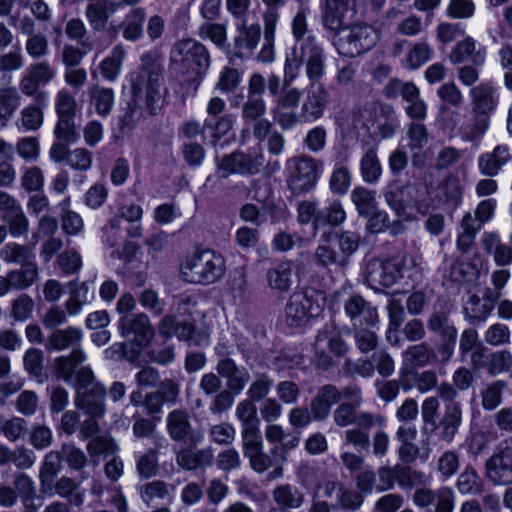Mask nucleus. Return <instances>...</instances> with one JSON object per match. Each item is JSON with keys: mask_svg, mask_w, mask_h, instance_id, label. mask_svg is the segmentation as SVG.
I'll list each match as a JSON object with an SVG mask.
<instances>
[{"mask_svg": "<svg viewBox=\"0 0 512 512\" xmlns=\"http://www.w3.org/2000/svg\"><path fill=\"white\" fill-rule=\"evenodd\" d=\"M118 328L122 336L133 334L135 337L133 344L136 347H141V350L153 337V329L149 318L143 313L123 315L119 320Z\"/></svg>", "mask_w": 512, "mask_h": 512, "instance_id": "a211bd4d", "label": "nucleus"}, {"mask_svg": "<svg viewBox=\"0 0 512 512\" xmlns=\"http://www.w3.org/2000/svg\"><path fill=\"white\" fill-rule=\"evenodd\" d=\"M83 332L77 327H67L54 331L47 339L46 348L49 351H63L79 345Z\"/></svg>", "mask_w": 512, "mask_h": 512, "instance_id": "f704fd0d", "label": "nucleus"}, {"mask_svg": "<svg viewBox=\"0 0 512 512\" xmlns=\"http://www.w3.org/2000/svg\"><path fill=\"white\" fill-rule=\"evenodd\" d=\"M226 106V101L219 96L210 98L206 105L205 131L209 144L213 146L231 131L235 123L233 115H222Z\"/></svg>", "mask_w": 512, "mask_h": 512, "instance_id": "ddd939ff", "label": "nucleus"}, {"mask_svg": "<svg viewBox=\"0 0 512 512\" xmlns=\"http://www.w3.org/2000/svg\"><path fill=\"white\" fill-rule=\"evenodd\" d=\"M478 275L477 265L463 258L457 259L450 271L451 278L456 282H469L476 279Z\"/></svg>", "mask_w": 512, "mask_h": 512, "instance_id": "e2e57ef3", "label": "nucleus"}, {"mask_svg": "<svg viewBox=\"0 0 512 512\" xmlns=\"http://www.w3.org/2000/svg\"><path fill=\"white\" fill-rule=\"evenodd\" d=\"M213 459V451L209 448L195 450L187 447L176 454L177 465L187 471L210 466Z\"/></svg>", "mask_w": 512, "mask_h": 512, "instance_id": "cd10ccee", "label": "nucleus"}, {"mask_svg": "<svg viewBox=\"0 0 512 512\" xmlns=\"http://www.w3.org/2000/svg\"><path fill=\"white\" fill-rule=\"evenodd\" d=\"M235 416L239 420L241 427L260 425V419L257 416L255 402L248 398L241 400L237 404Z\"/></svg>", "mask_w": 512, "mask_h": 512, "instance_id": "338daca9", "label": "nucleus"}, {"mask_svg": "<svg viewBox=\"0 0 512 512\" xmlns=\"http://www.w3.org/2000/svg\"><path fill=\"white\" fill-rule=\"evenodd\" d=\"M20 182L22 188L27 192H38L44 186V173L38 166L26 167L22 172Z\"/></svg>", "mask_w": 512, "mask_h": 512, "instance_id": "69168bd1", "label": "nucleus"}, {"mask_svg": "<svg viewBox=\"0 0 512 512\" xmlns=\"http://www.w3.org/2000/svg\"><path fill=\"white\" fill-rule=\"evenodd\" d=\"M385 201L398 215H410L411 210L421 214L427 212V205L421 201V191L414 184H389L384 192Z\"/></svg>", "mask_w": 512, "mask_h": 512, "instance_id": "9b49d317", "label": "nucleus"}, {"mask_svg": "<svg viewBox=\"0 0 512 512\" xmlns=\"http://www.w3.org/2000/svg\"><path fill=\"white\" fill-rule=\"evenodd\" d=\"M354 0H324L322 19L324 26L331 31H338L344 24V13Z\"/></svg>", "mask_w": 512, "mask_h": 512, "instance_id": "c9c22d12", "label": "nucleus"}, {"mask_svg": "<svg viewBox=\"0 0 512 512\" xmlns=\"http://www.w3.org/2000/svg\"><path fill=\"white\" fill-rule=\"evenodd\" d=\"M324 50L316 39L301 41L299 45H294L291 56H288L285 64L284 77H290V70L287 68L292 65V72L297 74L301 63H306V74L310 83H316L325 74Z\"/></svg>", "mask_w": 512, "mask_h": 512, "instance_id": "423d86ee", "label": "nucleus"}, {"mask_svg": "<svg viewBox=\"0 0 512 512\" xmlns=\"http://www.w3.org/2000/svg\"><path fill=\"white\" fill-rule=\"evenodd\" d=\"M420 268L413 257L399 254L383 260H370L365 269L366 281L371 286L391 287L401 279H416Z\"/></svg>", "mask_w": 512, "mask_h": 512, "instance_id": "20e7f679", "label": "nucleus"}, {"mask_svg": "<svg viewBox=\"0 0 512 512\" xmlns=\"http://www.w3.org/2000/svg\"><path fill=\"white\" fill-rule=\"evenodd\" d=\"M297 271V265L290 260L275 264L266 272L268 287L278 294L289 292L294 284Z\"/></svg>", "mask_w": 512, "mask_h": 512, "instance_id": "aec40b11", "label": "nucleus"}, {"mask_svg": "<svg viewBox=\"0 0 512 512\" xmlns=\"http://www.w3.org/2000/svg\"><path fill=\"white\" fill-rule=\"evenodd\" d=\"M139 72L133 81L134 102L156 115L167 103L168 89L164 86L163 68L153 53H144L140 58Z\"/></svg>", "mask_w": 512, "mask_h": 512, "instance_id": "f03ea898", "label": "nucleus"}, {"mask_svg": "<svg viewBox=\"0 0 512 512\" xmlns=\"http://www.w3.org/2000/svg\"><path fill=\"white\" fill-rule=\"evenodd\" d=\"M78 105L75 97L66 89H60L55 96V112L57 117L75 118Z\"/></svg>", "mask_w": 512, "mask_h": 512, "instance_id": "13d9d810", "label": "nucleus"}, {"mask_svg": "<svg viewBox=\"0 0 512 512\" xmlns=\"http://www.w3.org/2000/svg\"><path fill=\"white\" fill-rule=\"evenodd\" d=\"M169 59L173 68L193 85L194 91L198 89L211 63L207 47L192 38L176 41L171 48Z\"/></svg>", "mask_w": 512, "mask_h": 512, "instance_id": "7ed1b4c3", "label": "nucleus"}, {"mask_svg": "<svg viewBox=\"0 0 512 512\" xmlns=\"http://www.w3.org/2000/svg\"><path fill=\"white\" fill-rule=\"evenodd\" d=\"M381 114L377 122V130L382 138H391L399 128V120L392 106L385 104L380 108Z\"/></svg>", "mask_w": 512, "mask_h": 512, "instance_id": "5fc2aeb1", "label": "nucleus"}, {"mask_svg": "<svg viewBox=\"0 0 512 512\" xmlns=\"http://www.w3.org/2000/svg\"><path fill=\"white\" fill-rule=\"evenodd\" d=\"M94 375L90 368H81L77 371L75 385L77 396L75 404L83 409L88 415L102 417L105 413L104 399L107 394L101 383H93Z\"/></svg>", "mask_w": 512, "mask_h": 512, "instance_id": "0eeeda50", "label": "nucleus"}, {"mask_svg": "<svg viewBox=\"0 0 512 512\" xmlns=\"http://www.w3.org/2000/svg\"><path fill=\"white\" fill-rule=\"evenodd\" d=\"M198 34L204 40H210L218 48H224L227 42V27L223 23L205 22L199 26Z\"/></svg>", "mask_w": 512, "mask_h": 512, "instance_id": "603ef678", "label": "nucleus"}, {"mask_svg": "<svg viewBox=\"0 0 512 512\" xmlns=\"http://www.w3.org/2000/svg\"><path fill=\"white\" fill-rule=\"evenodd\" d=\"M490 116L474 113L471 121L460 126L459 133L464 141H475L489 129Z\"/></svg>", "mask_w": 512, "mask_h": 512, "instance_id": "ea45409f", "label": "nucleus"}, {"mask_svg": "<svg viewBox=\"0 0 512 512\" xmlns=\"http://www.w3.org/2000/svg\"><path fill=\"white\" fill-rule=\"evenodd\" d=\"M56 76V70L46 61L31 64L19 81V89L25 96H38L48 93L40 90L41 86L48 85Z\"/></svg>", "mask_w": 512, "mask_h": 512, "instance_id": "2eb2a0df", "label": "nucleus"}, {"mask_svg": "<svg viewBox=\"0 0 512 512\" xmlns=\"http://www.w3.org/2000/svg\"><path fill=\"white\" fill-rule=\"evenodd\" d=\"M146 17L143 8L130 10L125 16L123 37L129 41H137L143 35V23Z\"/></svg>", "mask_w": 512, "mask_h": 512, "instance_id": "79ce46f5", "label": "nucleus"}, {"mask_svg": "<svg viewBox=\"0 0 512 512\" xmlns=\"http://www.w3.org/2000/svg\"><path fill=\"white\" fill-rule=\"evenodd\" d=\"M433 49L425 42H417L409 50L405 65L409 69H417L432 57Z\"/></svg>", "mask_w": 512, "mask_h": 512, "instance_id": "680f3d73", "label": "nucleus"}, {"mask_svg": "<svg viewBox=\"0 0 512 512\" xmlns=\"http://www.w3.org/2000/svg\"><path fill=\"white\" fill-rule=\"evenodd\" d=\"M487 479L494 485L512 484V437L504 440L485 462Z\"/></svg>", "mask_w": 512, "mask_h": 512, "instance_id": "4468645a", "label": "nucleus"}, {"mask_svg": "<svg viewBox=\"0 0 512 512\" xmlns=\"http://www.w3.org/2000/svg\"><path fill=\"white\" fill-rule=\"evenodd\" d=\"M274 503L282 510H296L305 503V493L297 486L284 483L277 485L271 492Z\"/></svg>", "mask_w": 512, "mask_h": 512, "instance_id": "393cba45", "label": "nucleus"}, {"mask_svg": "<svg viewBox=\"0 0 512 512\" xmlns=\"http://www.w3.org/2000/svg\"><path fill=\"white\" fill-rule=\"evenodd\" d=\"M388 97H396L400 95L407 103L420 97L419 88L412 82H403L401 80H393L386 88Z\"/></svg>", "mask_w": 512, "mask_h": 512, "instance_id": "052dcab7", "label": "nucleus"}, {"mask_svg": "<svg viewBox=\"0 0 512 512\" xmlns=\"http://www.w3.org/2000/svg\"><path fill=\"white\" fill-rule=\"evenodd\" d=\"M12 289L23 290L35 283L38 278V267L36 264H26L20 269L7 273Z\"/></svg>", "mask_w": 512, "mask_h": 512, "instance_id": "c03bdc74", "label": "nucleus"}, {"mask_svg": "<svg viewBox=\"0 0 512 512\" xmlns=\"http://www.w3.org/2000/svg\"><path fill=\"white\" fill-rule=\"evenodd\" d=\"M462 422V410L458 403H451L445 405L444 414L439 421L436 423V427H432L433 429H438V439L451 443L456 434L458 433L459 426Z\"/></svg>", "mask_w": 512, "mask_h": 512, "instance_id": "b1692460", "label": "nucleus"}, {"mask_svg": "<svg viewBox=\"0 0 512 512\" xmlns=\"http://www.w3.org/2000/svg\"><path fill=\"white\" fill-rule=\"evenodd\" d=\"M346 219V213L340 202L334 201L327 208L319 210L316 215V226H337Z\"/></svg>", "mask_w": 512, "mask_h": 512, "instance_id": "4d7b16f0", "label": "nucleus"}, {"mask_svg": "<svg viewBox=\"0 0 512 512\" xmlns=\"http://www.w3.org/2000/svg\"><path fill=\"white\" fill-rule=\"evenodd\" d=\"M466 59H470L475 66H482L486 59L485 47H477L476 41L471 36L457 42L449 55V60L454 65L461 64Z\"/></svg>", "mask_w": 512, "mask_h": 512, "instance_id": "4be33fe9", "label": "nucleus"}, {"mask_svg": "<svg viewBox=\"0 0 512 512\" xmlns=\"http://www.w3.org/2000/svg\"><path fill=\"white\" fill-rule=\"evenodd\" d=\"M339 401L340 393L335 386H322L311 401L310 406L313 418L316 420H324L328 416L331 406Z\"/></svg>", "mask_w": 512, "mask_h": 512, "instance_id": "c85d7f7f", "label": "nucleus"}, {"mask_svg": "<svg viewBox=\"0 0 512 512\" xmlns=\"http://www.w3.org/2000/svg\"><path fill=\"white\" fill-rule=\"evenodd\" d=\"M378 39V32L372 26L355 24L341 30L335 47L340 55L352 58L371 50Z\"/></svg>", "mask_w": 512, "mask_h": 512, "instance_id": "1a4fd4ad", "label": "nucleus"}, {"mask_svg": "<svg viewBox=\"0 0 512 512\" xmlns=\"http://www.w3.org/2000/svg\"><path fill=\"white\" fill-rule=\"evenodd\" d=\"M263 163L261 156L253 157L241 151H235L225 155L217 161V169L222 177H228L232 174H254L258 172Z\"/></svg>", "mask_w": 512, "mask_h": 512, "instance_id": "f3484780", "label": "nucleus"}, {"mask_svg": "<svg viewBox=\"0 0 512 512\" xmlns=\"http://www.w3.org/2000/svg\"><path fill=\"white\" fill-rule=\"evenodd\" d=\"M217 372L227 379V386L236 395L240 394L250 380V374L244 367H238L230 358H223L217 364Z\"/></svg>", "mask_w": 512, "mask_h": 512, "instance_id": "5701e85b", "label": "nucleus"}, {"mask_svg": "<svg viewBox=\"0 0 512 512\" xmlns=\"http://www.w3.org/2000/svg\"><path fill=\"white\" fill-rule=\"evenodd\" d=\"M61 459L60 452L50 451L45 455L39 473L42 490L45 491L46 487H51L54 477L60 471Z\"/></svg>", "mask_w": 512, "mask_h": 512, "instance_id": "37998d69", "label": "nucleus"}, {"mask_svg": "<svg viewBox=\"0 0 512 512\" xmlns=\"http://www.w3.org/2000/svg\"><path fill=\"white\" fill-rule=\"evenodd\" d=\"M464 311L470 323L475 325L486 321L493 309L491 303H485L477 295H471L464 306Z\"/></svg>", "mask_w": 512, "mask_h": 512, "instance_id": "de8ad7c7", "label": "nucleus"}, {"mask_svg": "<svg viewBox=\"0 0 512 512\" xmlns=\"http://www.w3.org/2000/svg\"><path fill=\"white\" fill-rule=\"evenodd\" d=\"M314 349L318 366L328 368L332 364V356H344L349 349V345L343 339L339 328L331 323L324 325L318 331Z\"/></svg>", "mask_w": 512, "mask_h": 512, "instance_id": "9d476101", "label": "nucleus"}, {"mask_svg": "<svg viewBox=\"0 0 512 512\" xmlns=\"http://www.w3.org/2000/svg\"><path fill=\"white\" fill-rule=\"evenodd\" d=\"M512 156L508 145H497L492 152L482 154L478 159V167L483 175L496 176L502 166L511 160Z\"/></svg>", "mask_w": 512, "mask_h": 512, "instance_id": "a878e982", "label": "nucleus"}, {"mask_svg": "<svg viewBox=\"0 0 512 512\" xmlns=\"http://www.w3.org/2000/svg\"><path fill=\"white\" fill-rule=\"evenodd\" d=\"M33 101L25 106L20 112L18 127L24 131H37L44 122V109L49 105V93H40L38 96H31Z\"/></svg>", "mask_w": 512, "mask_h": 512, "instance_id": "412c9836", "label": "nucleus"}, {"mask_svg": "<svg viewBox=\"0 0 512 512\" xmlns=\"http://www.w3.org/2000/svg\"><path fill=\"white\" fill-rule=\"evenodd\" d=\"M360 170L363 180L367 183H375L380 178L382 168L374 148H368L363 155Z\"/></svg>", "mask_w": 512, "mask_h": 512, "instance_id": "49530a36", "label": "nucleus"}, {"mask_svg": "<svg viewBox=\"0 0 512 512\" xmlns=\"http://www.w3.org/2000/svg\"><path fill=\"white\" fill-rule=\"evenodd\" d=\"M289 70L290 77H284L282 92L272 110L274 118L283 130H290L299 123L318 121L324 115L330 100L329 93L323 84L310 83L306 88V95L300 111L296 112L295 109L298 107L303 93L299 88L291 87L295 79L292 65L287 68V72Z\"/></svg>", "mask_w": 512, "mask_h": 512, "instance_id": "f257e3e1", "label": "nucleus"}, {"mask_svg": "<svg viewBox=\"0 0 512 512\" xmlns=\"http://www.w3.org/2000/svg\"><path fill=\"white\" fill-rule=\"evenodd\" d=\"M238 35L235 38V48L240 57H248L257 47L260 37L261 28L258 24L247 25L246 21H242L237 25Z\"/></svg>", "mask_w": 512, "mask_h": 512, "instance_id": "bb28decb", "label": "nucleus"}, {"mask_svg": "<svg viewBox=\"0 0 512 512\" xmlns=\"http://www.w3.org/2000/svg\"><path fill=\"white\" fill-rule=\"evenodd\" d=\"M470 97L473 113L490 116V113L497 106V97L492 86L488 83L473 87L470 90Z\"/></svg>", "mask_w": 512, "mask_h": 512, "instance_id": "c756f323", "label": "nucleus"}, {"mask_svg": "<svg viewBox=\"0 0 512 512\" xmlns=\"http://www.w3.org/2000/svg\"><path fill=\"white\" fill-rule=\"evenodd\" d=\"M91 103L94 105L98 115L107 117L114 106L115 94L113 89L94 86L89 91Z\"/></svg>", "mask_w": 512, "mask_h": 512, "instance_id": "58836bf2", "label": "nucleus"}, {"mask_svg": "<svg viewBox=\"0 0 512 512\" xmlns=\"http://www.w3.org/2000/svg\"><path fill=\"white\" fill-rule=\"evenodd\" d=\"M321 162L310 156L293 157L288 161L290 176L288 185L294 194L311 190L319 179Z\"/></svg>", "mask_w": 512, "mask_h": 512, "instance_id": "f8f14e48", "label": "nucleus"}, {"mask_svg": "<svg viewBox=\"0 0 512 512\" xmlns=\"http://www.w3.org/2000/svg\"><path fill=\"white\" fill-rule=\"evenodd\" d=\"M126 55V50L122 44L113 47L109 55L98 66L101 76L108 82H115L121 74Z\"/></svg>", "mask_w": 512, "mask_h": 512, "instance_id": "473e14b6", "label": "nucleus"}, {"mask_svg": "<svg viewBox=\"0 0 512 512\" xmlns=\"http://www.w3.org/2000/svg\"><path fill=\"white\" fill-rule=\"evenodd\" d=\"M385 104L380 102H370L363 106L356 107L351 114V124L356 130H369L379 122L381 114L380 108Z\"/></svg>", "mask_w": 512, "mask_h": 512, "instance_id": "2f4dec72", "label": "nucleus"}, {"mask_svg": "<svg viewBox=\"0 0 512 512\" xmlns=\"http://www.w3.org/2000/svg\"><path fill=\"white\" fill-rule=\"evenodd\" d=\"M89 302V286L83 282L74 291L65 303L67 312L70 315H77L81 312L83 306Z\"/></svg>", "mask_w": 512, "mask_h": 512, "instance_id": "774afa93", "label": "nucleus"}, {"mask_svg": "<svg viewBox=\"0 0 512 512\" xmlns=\"http://www.w3.org/2000/svg\"><path fill=\"white\" fill-rule=\"evenodd\" d=\"M225 264L221 255L213 250L196 251L181 264V276L191 284L209 285L216 282L224 273Z\"/></svg>", "mask_w": 512, "mask_h": 512, "instance_id": "39448f33", "label": "nucleus"}, {"mask_svg": "<svg viewBox=\"0 0 512 512\" xmlns=\"http://www.w3.org/2000/svg\"><path fill=\"white\" fill-rule=\"evenodd\" d=\"M2 219L6 223L7 231L12 237L19 238L27 235L29 220L21 205L11 212L4 213Z\"/></svg>", "mask_w": 512, "mask_h": 512, "instance_id": "a19ab883", "label": "nucleus"}, {"mask_svg": "<svg viewBox=\"0 0 512 512\" xmlns=\"http://www.w3.org/2000/svg\"><path fill=\"white\" fill-rule=\"evenodd\" d=\"M21 104V96L15 87L0 88V120H9Z\"/></svg>", "mask_w": 512, "mask_h": 512, "instance_id": "09e8293b", "label": "nucleus"}, {"mask_svg": "<svg viewBox=\"0 0 512 512\" xmlns=\"http://www.w3.org/2000/svg\"><path fill=\"white\" fill-rule=\"evenodd\" d=\"M398 485L403 489L426 486L431 482V476L410 467L399 465L397 469Z\"/></svg>", "mask_w": 512, "mask_h": 512, "instance_id": "a18cd8bd", "label": "nucleus"}, {"mask_svg": "<svg viewBox=\"0 0 512 512\" xmlns=\"http://www.w3.org/2000/svg\"><path fill=\"white\" fill-rule=\"evenodd\" d=\"M54 135L62 143H75L79 134L77 133L75 118L57 117L54 127Z\"/></svg>", "mask_w": 512, "mask_h": 512, "instance_id": "bf43d9fd", "label": "nucleus"}, {"mask_svg": "<svg viewBox=\"0 0 512 512\" xmlns=\"http://www.w3.org/2000/svg\"><path fill=\"white\" fill-rule=\"evenodd\" d=\"M0 258L7 263H15L25 266L35 264L33 251L26 245L15 242L4 245L0 250Z\"/></svg>", "mask_w": 512, "mask_h": 512, "instance_id": "4c0bfd02", "label": "nucleus"}, {"mask_svg": "<svg viewBox=\"0 0 512 512\" xmlns=\"http://www.w3.org/2000/svg\"><path fill=\"white\" fill-rule=\"evenodd\" d=\"M272 386L273 380L267 374L262 373L257 375L247 390L248 399L253 402L265 400Z\"/></svg>", "mask_w": 512, "mask_h": 512, "instance_id": "0e129e2a", "label": "nucleus"}, {"mask_svg": "<svg viewBox=\"0 0 512 512\" xmlns=\"http://www.w3.org/2000/svg\"><path fill=\"white\" fill-rule=\"evenodd\" d=\"M332 237L328 236L323 240V243L318 246L315 252L317 261L323 266L329 265H344L345 257L340 255L334 249Z\"/></svg>", "mask_w": 512, "mask_h": 512, "instance_id": "6e6d98bb", "label": "nucleus"}, {"mask_svg": "<svg viewBox=\"0 0 512 512\" xmlns=\"http://www.w3.org/2000/svg\"><path fill=\"white\" fill-rule=\"evenodd\" d=\"M49 157L55 163L65 162L72 170L78 172L89 170L93 163L92 152L83 147L70 149L62 142L52 144Z\"/></svg>", "mask_w": 512, "mask_h": 512, "instance_id": "dca6fc26", "label": "nucleus"}, {"mask_svg": "<svg viewBox=\"0 0 512 512\" xmlns=\"http://www.w3.org/2000/svg\"><path fill=\"white\" fill-rule=\"evenodd\" d=\"M436 361L434 349L426 342L411 345L402 352V362L408 367H425Z\"/></svg>", "mask_w": 512, "mask_h": 512, "instance_id": "7c9ffc66", "label": "nucleus"}, {"mask_svg": "<svg viewBox=\"0 0 512 512\" xmlns=\"http://www.w3.org/2000/svg\"><path fill=\"white\" fill-rule=\"evenodd\" d=\"M344 311L354 328L374 327L379 321L376 308L360 295L350 296L344 303Z\"/></svg>", "mask_w": 512, "mask_h": 512, "instance_id": "6ab92c4d", "label": "nucleus"}, {"mask_svg": "<svg viewBox=\"0 0 512 512\" xmlns=\"http://www.w3.org/2000/svg\"><path fill=\"white\" fill-rule=\"evenodd\" d=\"M351 200L361 216H369L377 208L375 192L364 187H356L351 192Z\"/></svg>", "mask_w": 512, "mask_h": 512, "instance_id": "8fccbe9b", "label": "nucleus"}, {"mask_svg": "<svg viewBox=\"0 0 512 512\" xmlns=\"http://www.w3.org/2000/svg\"><path fill=\"white\" fill-rule=\"evenodd\" d=\"M166 427L174 441H185L192 429L189 414L184 410L170 412L166 419Z\"/></svg>", "mask_w": 512, "mask_h": 512, "instance_id": "e433bc0d", "label": "nucleus"}, {"mask_svg": "<svg viewBox=\"0 0 512 512\" xmlns=\"http://www.w3.org/2000/svg\"><path fill=\"white\" fill-rule=\"evenodd\" d=\"M483 481L477 471L467 466L459 475L457 488L462 494H478L482 491Z\"/></svg>", "mask_w": 512, "mask_h": 512, "instance_id": "864d4df0", "label": "nucleus"}, {"mask_svg": "<svg viewBox=\"0 0 512 512\" xmlns=\"http://www.w3.org/2000/svg\"><path fill=\"white\" fill-rule=\"evenodd\" d=\"M55 492L75 506L82 505L84 501V493L80 491L79 485L69 477H62L56 482Z\"/></svg>", "mask_w": 512, "mask_h": 512, "instance_id": "3c124183", "label": "nucleus"}, {"mask_svg": "<svg viewBox=\"0 0 512 512\" xmlns=\"http://www.w3.org/2000/svg\"><path fill=\"white\" fill-rule=\"evenodd\" d=\"M325 297L313 289L293 293L285 307L286 322L290 326H302L317 317L324 306Z\"/></svg>", "mask_w": 512, "mask_h": 512, "instance_id": "6e6552de", "label": "nucleus"}, {"mask_svg": "<svg viewBox=\"0 0 512 512\" xmlns=\"http://www.w3.org/2000/svg\"><path fill=\"white\" fill-rule=\"evenodd\" d=\"M86 360L85 352L80 348H73L67 356H60L54 359L53 369L58 377L67 383H72L76 366Z\"/></svg>", "mask_w": 512, "mask_h": 512, "instance_id": "72a5a7b5", "label": "nucleus"}]
</instances>
